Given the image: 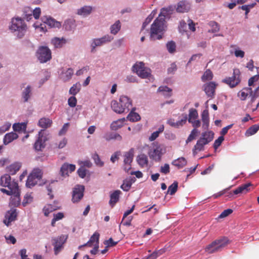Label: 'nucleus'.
I'll return each mask as SVG.
<instances>
[{
	"mask_svg": "<svg viewBox=\"0 0 259 259\" xmlns=\"http://www.w3.org/2000/svg\"><path fill=\"white\" fill-rule=\"evenodd\" d=\"M176 6L169 5L161 9L158 17L151 26L150 38L151 40H160L162 38L166 27L165 19H169Z\"/></svg>",
	"mask_w": 259,
	"mask_h": 259,
	"instance_id": "nucleus-1",
	"label": "nucleus"
},
{
	"mask_svg": "<svg viewBox=\"0 0 259 259\" xmlns=\"http://www.w3.org/2000/svg\"><path fill=\"white\" fill-rule=\"evenodd\" d=\"M9 28L17 38L20 39L24 36L27 27L23 19L20 17H15L11 19Z\"/></svg>",
	"mask_w": 259,
	"mask_h": 259,
	"instance_id": "nucleus-2",
	"label": "nucleus"
},
{
	"mask_svg": "<svg viewBox=\"0 0 259 259\" xmlns=\"http://www.w3.org/2000/svg\"><path fill=\"white\" fill-rule=\"evenodd\" d=\"M213 136L214 133L211 131L203 132L201 137L197 141L196 145L194 146L192 150L193 155H196L198 151L203 150L204 146L208 144L213 140Z\"/></svg>",
	"mask_w": 259,
	"mask_h": 259,
	"instance_id": "nucleus-3",
	"label": "nucleus"
},
{
	"mask_svg": "<svg viewBox=\"0 0 259 259\" xmlns=\"http://www.w3.org/2000/svg\"><path fill=\"white\" fill-rule=\"evenodd\" d=\"M229 242L227 237H224L215 240L211 243L207 245L205 248V251L208 253H212L221 251Z\"/></svg>",
	"mask_w": 259,
	"mask_h": 259,
	"instance_id": "nucleus-4",
	"label": "nucleus"
},
{
	"mask_svg": "<svg viewBox=\"0 0 259 259\" xmlns=\"http://www.w3.org/2000/svg\"><path fill=\"white\" fill-rule=\"evenodd\" d=\"M35 56L40 63H45L52 58L51 50L46 46H39L35 52Z\"/></svg>",
	"mask_w": 259,
	"mask_h": 259,
	"instance_id": "nucleus-5",
	"label": "nucleus"
},
{
	"mask_svg": "<svg viewBox=\"0 0 259 259\" xmlns=\"http://www.w3.org/2000/svg\"><path fill=\"white\" fill-rule=\"evenodd\" d=\"M132 71L142 78H147L151 75V69L146 67L142 62L136 63L132 67Z\"/></svg>",
	"mask_w": 259,
	"mask_h": 259,
	"instance_id": "nucleus-6",
	"label": "nucleus"
},
{
	"mask_svg": "<svg viewBox=\"0 0 259 259\" xmlns=\"http://www.w3.org/2000/svg\"><path fill=\"white\" fill-rule=\"evenodd\" d=\"M222 82L228 84L230 88H234L241 82L240 72L238 69L233 70L231 77H228L222 80Z\"/></svg>",
	"mask_w": 259,
	"mask_h": 259,
	"instance_id": "nucleus-7",
	"label": "nucleus"
},
{
	"mask_svg": "<svg viewBox=\"0 0 259 259\" xmlns=\"http://www.w3.org/2000/svg\"><path fill=\"white\" fill-rule=\"evenodd\" d=\"M153 146V149L149 152V157L154 161L159 162L161 159L162 155L164 153L163 147L157 142H154Z\"/></svg>",
	"mask_w": 259,
	"mask_h": 259,
	"instance_id": "nucleus-8",
	"label": "nucleus"
},
{
	"mask_svg": "<svg viewBox=\"0 0 259 259\" xmlns=\"http://www.w3.org/2000/svg\"><path fill=\"white\" fill-rule=\"evenodd\" d=\"M135 153V149L133 148H131L128 151L123 153V169L128 172L132 168V163L133 161Z\"/></svg>",
	"mask_w": 259,
	"mask_h": 259,
	"instance_id": "nucleus-9",
	"label": "nucleus"
},
{
	"mask_svg": "<svg viewBox=\"0 0 259 259\" xmlns=\"http://www.w3.org/2000/svg\"><path fill=\"white\" fill-rule=\"evenodd\" d=\"M38 137L36 140L33 147L36 151H41L46 146V142L48 140V138L45 135V130H40L37 135Z\"/></svg>",
	"mask_w": 259,
	"mask_h": 259,
	"instance_id": "nucleus-10",
	"label": "nucleus"
},
{
	"mask_svg": "<svg viewBox=\"0 0 259 259\" xmlns=\"http://www.w3.org/2000/svg\"><path fill=\"white\" fill-rule=\"evenodd\" d=\"M84 187L82 185H77L73 189L72 192V201L73 203L78 202L83 196Z\"/></svg>",
	"mask_w": 259,
	"mask_h": 259,
	"instance_id": "nucleus-11",
	"label": "nucleus"
},
{
	"mask_svg": "<svg viewBox=\"0 0 259 259\" xmlns=\"http://www.w3.org/2000/svg\"><path fill=\"white\" fill-rule=\"evenodd\" d=\"M67 237L64 235H61L53 239L54 242L53 245L54 246V252L55 254H57L61 249L63 244L66 242Z\"/></svg>",
	"mask_w": 259,
	"mask_h": 259,
	"instance_id": "nucleus-12",
	"label": "nucleus"
},
{
	"mask_svg": "<svg viewBox=\"0 0 259 259\" xmlns=\"http://www.w3.org/2000/svg\"><path fill=\"white\" fill-rule=\"evenodd\" d=\"M17 217L16 209H11L6 213L3 223L8 227L12 222L16 220Z\"/></svg>",
	"mask_w": 259,
	"mask_h": 259,
	"instance_id": "nucleus-13",
	"label": "nucleus"
},
{
	"mask_svg": "<svg viewBox=\"0 0 259 259\" xmlns=\"http://www.w3.org/2000/svg\"><path fill=\"white\" fill-rule=\"evenodd\" d=\"M119 104L124 109V112H128L132 108V101L126 96L122 95L119 98Z\"/></svg>",
	"mask_w": 259,
	"mask_h": 259,
	"instance_id": "nucleus-14",
	"label": "nucleus"
},
{
	"mask_svg": "<svg viewBox=\"0 0 259 259\" xmlns=\"http://www.w3.org/2000/svg\"><path fill=\"white\" fill-rule=\"evenodd\" d=\"M76 166L74 164H69L65 162L62 164L60 168V174L62 177H65L69 176L71 173L75 170Z\"/></svg>",
	"mask_w": 259,
	"mask_h": 259,
	"instance_id": "nucleus-15",
	"label": "nucleus"
},
{
	"mask_svg": "<svg viewBox=\"0 0 259 259\" xmlns=\"http://www.w3.org/2000/svg\"><path fill=\"white\" fill-rule=\"evenodd\" d=\"M74 71L71 68H62L59 72V77L64 82L69 81L72 78Z\"/></svg>",
	"mask_w": 259,
	"mask_h": 259,
	"instance_id": "nucleus-16",
	"label": "nucleus"
},
{
	"mask_svg": "<svg viewBox=\"0 0 259 259\" xmlns=\"http://www.w3.org/2000/svg\"><path fill=\"white\" fill-rule=\"evenodd\" d=\"M217 84L213 81L209 82L203 85V90L208 97H214Z\"/></svg>",
	"mask_w": 259,
	"mask_h": 259,
	"instance_id": "nucleus-17",
	"label": "nucleus"
},
{
	"mask_svg": "<svg viewBox=\"0 0 259 259\" xmlns=\"http://www.w3.org/2000/svg\"><path fill=\"white\" fill-rule=\"evenodd\" d=\"M42 22L51 28H60L61 26V23L56 21L54 18L50 16H44L41 17Z\"/></svg>",
	"mask_w": 259,
	"mask_h": 259,
	"instance_id": "nucleus-18",
	"label": "nucleus"
},
{
	"mask_svg": "<svg viewBox=\"0 0 259 259\" xmlns=\"http://www.w3.org/2000/svg\"><path fill=\"white\" fill-rule=\"evenodd\" d=\"M191 5L189 3L185 1H182L179 2L176 7V11L178 13H186L190 9Z\"/></svg>",
	"mask_w": 259,
	"mask_h": 259,
	"instance_id": "nucleus-19",
	"label": "nucleus"
},
{
	"mask_svg": "<svg viewBox=\"0 0 259 259\" xmlns=\"http://www.w3.org/2000/svg\"><path fill=\"white\" fill-rule=\"evenodd\" d=\"M201 116L202 122V128L204 130H207L209 126V117L208 109L204 110L201 113Z\"/></svg>",
	"mask_w": 259,
	"mask_h": 259,
	"instance_id": "nucleus-20",
	"label": "nucleus"
},
{
	"mask_svg": "<svg viewBox=\"0 0 259 259\" xmlns=\"http://www.w3.org/2000/svg\"><path fill=\"white\" fill-rule=\"evenodd\" d=\"M251 184L249 183L242 185L241 186L238 187L236 189L234 190L233 192L230 193V197L232 196L233 195H237L240 193H246L249 191V187Z\"/></svg>",
	"mask_w": 259,
	"mask_h": 259,
	"instance_id": "nucleus-21",
	"label": "nucleus"
},
{
	"mask_svg": "<svg viewBox=\"0 0 259 259\" xmlns=\"http://www.w3.org/2000/svg\"><path fill=\"white\" fill-rule=\"evenodd\" d=\"M7 187L8 188L9 190H7L4 188H1L0 189L1 191L7 194L8 195L11 196H12L13 194L17 193V189L19 188V187L17 182L13 181L12 186Z\"/></svg>",
	"mask_w": 259,
	"mask_h": 259,
	"instance_id": "nucleus-22",
	"label": "nucleus"
},
{
	"mask_svg": "<svg viewBox=\"0 0 259 259\" xmlns=\"http://www.w3.org/2000/svg\"><path fill=\"white\" fill-rule=\"evenodd\" d=\"M93 8L91 6H84L77 11L76 14L78 15L85 17L90 15L93 11Z\"/></svg>",
	"mask_w": 259,
	"mask_h": 259,
	"instance_id": "nucleus-23",
	"label": "nucleus"
},
{
	"mask_svg": "<svg viewBox=\"0 0 259 259\" xmlns=\"http://www.w3.org/2000/svg\"><path fill=\"white\" fill-rule=\"evenodd\" d=\"M21 167V163L19 162H16L11 164L6 168L7 171L9 174L14 175L20 169Z\"/></svg>",
	"mask_w": 259,
	"mask_h": 259,
	"instance_id": "nucleus-24",
	"label": "nucleus"
},
{
	"mask_svg": "<svg viewBox=\"0 0 259 259\" xmlns=\"http://www.w3.org/2000/svg\"><path fill=\"white\" fill-rule=\"evenodd\" d=\"M136 161L138 164L141 167H145L147 166L148 164V158L147 156L145 154H140L137 156Z\"/></svg>",
	"mask_w": 259,
	"mask_h": 259,
	"instance_id": "nucleus-25",
	"label": "nucleus"
},
{
	"mask_svg": "<svg viewBox=\"0 0 259 259\" xmlns=\"http://www.w3.org/2000/svg\"><path fill=\"white\" fill-rule=\"evenodd\" d=\"M18 138V135L14 132L7 133L3 138V143L7 145Z\"/></svg>",
	"mask_w": 259,
	"mask_h": 259,
	"instance_id": "nucleus-26",
	"label": "nucleus"
},
{
	"mask_svg": "<svg viewBox=\"0 0 259 259\" xmlns=\"http://www.w3.org/2000/svg\"><path fill=\"white\" fill-rule=\"evenodd\" d=\"M76 27L75 20L73 19H68L64 21L63 27L67 31H74Z\"/></svg>",
	"mask_w": 259,
	"mask_h": 259,
	"instance_id": "nucleus-27",
	"label": "nucleus"
},
{
	"mask_svg": "<svg viewBox=\"0 0 259 259\" xmlns=\"http://www.w3.org/2000/svg\"><path fill=\"white\" fill-rule=\"evenodd\" d=\"M121 193L120 190H115L110 195L109 204L111 207H113L118 201L119 195Z\"/></svg>",
	"mask_w": 259,
	"mask_h": 259,
	"instance_id": "nucleus-28",
	"label": "nucleus"
},
{
	"mask_svg": "<svg viewBox=\"0 0 259 259\" xmlns=\"http://www.w3.org/2000/svg\"><path fill=\"white\" fill-rule=\"evenodd\" d=\"M11 178L10 174H5L1 178V185L3 187H11L12 186L13 182H11Z\"/></svg>",
	"mask_w": 259,
	"mask_h": 259,
	"instance_id": "nucleus-29",
	"label": "nucleus"
},
{
	"mask_svg": "<svg viewBox=\"0 0 259 259\" xmlns=\"http://www.w3.org/2000/svg\"><path fill=\"white\" fill-rule=\"evenodd\" d=\"M52 124V120L49 118L42 117L41 118L38 122V125L46 129L51 126Z\"/></svg>",
	"mask_w": 259,
	"mask_h": 259,
	"instance_id": "nucleus-30",
	"label": "nucleus"
},
{
	"mask_svg": "<svg viewBox=\"0 0 259 259\" xmlns=\"http://www.w3.org/2000/svg\"><path fill=\"white\" fill-rule=\"evenodd\" d=\"M99 38H92L90 41V51L92 53L96 52V48L102 46Z\"/></svg>",
	"mask_w": 259,
	"mask_h": 259,
	"instance_id": "nucleus-31",
	"label": "nucleus"
},
{
	"mask_svg": "<svg viewBox=\"0 0 259 259\" xmlns=\"http://www.w3.org/2000/svg\"><path fill=\"white\" fill-rule=\"evenodd\" d=\"M31 87L27 85L22 92V98L24 102H27L32 95Z\"/></svg>",
	"mask_w": 259,
	"mask_h": 259,
	"instance_id": "nucleus-32",
	"label": "nucleus"
},
{
	"mask_svg": "<svg viewBox=\"0 0 259 259\" xmlns=\"http://www.w3.org/2000/svg\"><path fill=\"white\" fill-rule=\"evenodd\" d=\"M187 163V160L183 157H179L173 160L171 162V164L176 166L178 169L182 168L186 165Z\"/></svg>",
	"mask_w": 259,
	"mask_h": 259,
	"instance_id": "nucleus-33",
	"label": "nucleus"
},
{
	"mask_svg": "<svg viewBox=\"0 0 259 259\" xmlns=\"http://www.w3.org/2000/svg\"><path fill=\"white\" fill-rule=\"evenodd\" d=\"M131 109L132 110L131 112L129 113L126 117L127 119L131 122H136L139 121L141 119V117L138 113L135 112L136 108L134 107L132 108Z\"/></svg>",
	"mask_w": 259,
	"mask_h": 259,
	"instance_id": "nucleus-34",
	"label": "nucleus"
},
{
	"mask_svg": "<svg viewBox=\"0 0 259 259\" xmlns=\"http://www.w3.org/2000/svg\"><path fill=\"white\" fill-rule=\"evenodd\" d=\"M20 191L17 189V193L13 194L11 197L10 204L12 206H18L20 204Z\"/></svg>",
	"mask_w": 259,
	"mask_h": 259,
	"instance_id": "nucleus-35",
	"label": "nucleus"
},
{
	"mask_svg": "<svg viewBox=\"0 0 259 259\" xmlns=\"http://www.w3.org/2000/svg\"><path fill=\"white\" fill-rule=\"evenodd\" d=\"M51 43L55 48H60L66 43V40L63 37L61 38L55 37L52 39Z\"/></svg>",
	"mask_w": 259,
	"mask_h": 259,
	"instance_id": "nucleus-36",
	"label": "nucleus"
},
{
	"mask_svg": "<svg viewBox=\"0 0 259 259\" xmlns=\"http://www.w3.org/2000/svg\"><path fill=\"white\" fill-rule=\"evenodd\" d=\"M121 27V22L117 20L110 27V32L113 35H116L120 31Z\"/></svg>",
	"mask_w": 259,
	"mask_h": 259,
	"instance_id": "nucleus-37",
	"label": "nucleus"
},
{
	"mask_svg": "<svg viewBox=\"0 0 259 259\" xmlns=\"http://www.w3.org/2000/svg\"><path fill=\"white\" fill-rule=\"evenodd\" d=\"M112 109L116 113L121 114L124 113V109L120 106L119 102H118L116 100H113L111 103Z\"/></svg>",
	"mask_w": 259,
	"mask_h": 259,
	"instance_id": "nucleus-38",
	"label": "nucleus"
},
{
	"mask_svg": "<svg viewBox=\"0 0 259 259\" xmlns=\"http://www.w3.org/2000/svg\"><path fill=\"white\" fill-rule=\"evenodd\" d=\"M125 120V118H122L113 121L110 125L111 130L116 131L118 128L121 127L123 126Z\"/></svg>",
	"mask_w": 259,
	"mask_h": 259,
	"instance_id": "nucleus-39",
	"label": "nucleus"
},
{
	"mask_svg": "<svg viewBox=\"0 0 259 259\" xmlns=\"http://www.w3.org/2000/svg\"><path fill=\"white\" fill-rule=\"evenodd\" d=\"M172 90L167 86H160L157 90L158 92L162 93V95L165 97H170L171 96Z\"/></svg>",
	"mask_w": 259,
	"mask_h": 259,
	"instance_id": "nucleus-40",
	"label": "nucleus"
},
{
	"mask_svg": "<svg viewBox=\"0 0 259 259\" xmlns=\"http://www.w3.org/2000/svg\"><path fill=\"white\" fill-rule=\"evenodd\" d=\"M26 123L25 122L14 123L13 125V129L15 132H25L26 130Z\"/></svg>",
	"mask_w": 259,
	"mask_h": 259,
	"instance_id": "nucleus-41",
	"label": "nucleus"
},
{
	"mask_svg": "<svg viewBox=\"0 0 259 259\" xmlns=\"http://www.w3.org/2000/svg\"><path fill=\"white\" fill-rule=\"evenodd\" d=\"M81 89V85L79 82H77L74 84L69 89V94L75 96L78 93Z\"/></svg>",
	"mask_w": 259,
	"mask_h": 259,
	"instance_id": "nucleus-42",
	"label": "nucleus"
},
{
	"mask_svg": "<svg viewBox=\"0 0 259 259\" xmlns=\"http://www.w3.org/2000/svg\"><path fill=\"white\" fill-rule=\"evenodd\" d=\"M208 25L211 27V29L208 31L209 33H215L219 32L220 29L219 24L214 21H211L208 23Z\"/></svg>",
	"mask_w": 259,
	"mask_h": 259,
	"instance_id": "nucleus-43",
	"label": "nucleus"
},
{
	"mask_svg": "<svg viewBox=\"0 0 259 259\" xmlns=\"http://www.w3.org/2000/svg\"><path fill=\"white\" fill-rule=\"evenodd\" d=\"M259 130V125L258 124H254L250 126L246 130L245 135L249 137L255 134Z\"/></svg>",
	"mask_w": 259,
	"mask_h": 259,
	"instance_id": "nucleus-44",
	"label": "nucleus"
},
{
	"mask_svg": "<svg viewBox=\"0 0 259 259\" xmlns=\"http://www.w3.org/2000/svg\"><path fill=\"white\" fill-rule=\"evenodd\" d=\"M164 127L163 125H161L158 128V131H156L151 135V136L149 138V140L150 141H154L158 136L160 133H162L164 131Z\"/></svg>",
	"mask_w": 259,
	"mask_h": 259,
	"instance_id": "nucleus-45",
	"label": "nucleus"
},
{
	"mask_svg": "<svg viewBox=\"0 0 259 259\" xmlns=\"http://www.w3.org/2000/svg\"><path fill=\"white\" fill-rule=\"evenodd\" d=\"M38 180H37L36 179H35L34 177H33L32 176H30V175L28 176L26 183V186L27 187L31 188L32 187H34L37 183Z\"/></svg>",
	"mask_w": 259,
	"mask_h": 259,
	"instance_id": "nucleus-46",
	"label": "nucleus"
},
{
	"mask_svg": "<svg viewBox=\"0 0 259 259\" xmlns=\"http://www.w3.org/2000/svg\"><path fill=\"white\" fill-rule=\"evenodd\" d=\"M91 157L96 165L100 167L103 166L104 162L101 160L99 155L96 152L92 154Z\"/></svg>",
	"mask_w": 259,
	"mask_h": 259,
	"instance_id": "nucleus-47",
	"label": "nucleus"
},
{
	"mask_svg": "<svg viewBox=\"0 0 259 259\" xmlns=\"http://www.w3.org/2000/svg\"><path fill=\"white\" fill-rule=\"evenodd\" d=\"M178 183L175 181L171 185H170L167 189V193H169L171 195H174L178 190Z\"/></svg>",
	"mask_w": 259,
	"mask_h": 259,
	"instance_id": "nucleus-48",
	"label": "nucleus"
},
{
	"mask_svg": "<svg viewBox=\"0 0 259 259\" xmlns=\"http://www.w3.org/2000/svg\"><path fill=\"white\" fill-rule=\"evenodd\" d=\"M198 117V114L196 109L190 108L189 110L188 122H191L192 120L196 119Z\"/></svg>",
	"mask_w": 259,
	"mask_h": 259,
	"instance_id": "nucleus-49",
	"label": "nucleus"
},
{
	"mask_svg": "<svg viewBox=\"0 0 259 259\" xmlns=\"http://www.w3.org/2000/svg\"><path fill=\"white\" fill-rule=\"evenodd\" d=\"M213 73L210 69H207L201 77L202 81L205 82L207 80H210L212 79Z\"/></svg>",
	"mask_w": 259,
	"mask_h": 259,
	"instance_id": "nucleus-50",
	"label": "nucleus"
},
{
	"mask_svg": "<svg viewBox=\"0 0 259 259\" xmlns=\"http://www.w3.org/2000/svg\"><path fill=\"white\" fill-rule=\"evenodd\" d=\"M99 39L102 45L103 46L106 44L111 42L113 40L114 37L109 34H106L101 37H99Z\"/></svg>",
	"mask_w": 259,
	"mask_h": 259,
	"instance_id": "nucleus-51",
	"label": "nucleus"
},
{
	"mask_svg": "<svg viewBox=\"0 0 259 259\" xmlns=\"http://www.w3.org/2000/svg\"><path fill=\"white\" fill-rule=\"evenodd\" d=\"M166 47L169 53H174L176 51V45L175 41L171 40L168 41L166 44Z\"/></svg>",
	"mask_w": 259,
	"mask_h": 259,
	"instance_id": "nucleus-52",
	"label": "nucleus"
},
{
	"mask_svg": "<svg viewBox=\"0 0 259 259\" xmlns=\"http://www.w3.org/2000/svg\"><path fill=\"white\" fill-rule=\"evenodd\" d=\"M105 138L106 141H110L111 140L121 141L122 140V137L117 133H111L109 135L105 137Z\"/></svg>",
	"mask_w": 259,
	"mask_h": 259,
	"instance_id": "nucleus-53",
	"label": "nucleus"
},
{
	"mask_svg": "<svg viewBox=\"0 0 259 259\" xmlns=\"http://www.w3.org/2000/svg\"><path fill=\"white\" fill-rule=\"evenodd\" d=\"M37 180H40L42 178V172L41 170L39 168L34 169L32 172L30 174Z\"/></svg>",
	"mask_w": 259,
	"mask_h": 259,
	"instance_id": "nucleus-54",
	"label": "nucleus"
},
{
	"mask_svg": "<svg viewBox=\"0 0 259 259\" xmlns=\"http://www.w3.org/2000/svg\"><path fill=\"white\" fill-rule=\"evenodd\" d=\"M56 208L53 206L52 204H48L45 206L43 209V211L44 212V215L46 217H48L50 213L55 210Z\"/></svg>",
	"mask_w": 259,
	"mask_h": 259,
	"instance_id": "nucleus-55",
	"label": "nucleus"
},
{
	"mask_svg": "<svg viewBox=\"0 0 259 259\" xmlns=\"http://www.w3.org/2000/svg\"><path fill=\"white\" fill-rule=\"evenodd\" d=\"M198 133V131L197 129L193 128L189 136H188L187 139L186 141V144L189 143L191 142L192 140L195 139L197 134Z\"/></svg>",
	"mask_w": 259,
	"mask_h": 259,
	"instance_id": "nucleus-56",
	"label": "nucleus"
},
{
	"mask_svg": "<svg viewBox=\"0 0 259 259\" xmlns=\"http://www.w3.org/2000/svg\"><path fill=\"white\" fill-rule=\"evenodd\" d=\"M133 184V182L132 181H127V180L126 179L123 181V184L120 186V188L124 191H128L132 185Z\"/></svg>",
	"mask_w": 259,
	"mask_h": 259,
	"instance_id": "nucleus-57",
	"label": "nucleus"
},
{
	"mask_svg": "<svg viewBox=\"0 0 259 259\" xmlns=\"http://www.w3.org/2000/svg\"><path fill=\"white\" fill-rule=\"evenodd\" d=\"M183 118L180 120H178L176 122V127L175 128H179L181 126H182L184 124H185L187 121L188 119L187 115L186 114H183Z\"/></svg>",
	"mask_w": 259,
	"mask_h": 259,
	"instance_id": "nucleus-58",
	"label": "nucleus"
},
{
	"mask_svg": "<svg viewBox=\"0 0 259 259\" xmlns=\"http://www.w3.org/2000/svg\"><path fill=\"white\" fill-rule=\"evenodd\" d=\"M23 14L24 15V18L27 20V21H29L32 19L33 14L32 12V10H30L29 8H26L23 11Z\"/></svg>",
	"mask_w": 259,
	"mask_h": 259,
	"instance_id": "nucleus-59",
	"label": "nucleus"
},
{
	"mask_svg": "<svg viewBox=\"0 0 259 259\" xmlns=\"http://www.w3.org/2000/svg\"><path fill=\"white\" fill-rule=\"evenodd\" d=\"M99 237H100L99 233L97 232H95L93 234V235L90 238V239H89L90 242H92L93 243H95V244L99 245Z\"/></svg>",
	"mask_w": 259,
	"mask_h": 259,
	"instance_id": "nucleus-60",
	"label": "nucleus"
},
{
	"mask_svg": "<svg viewBox=\"0 0 259 259\" xmlns=\"http://www.w3.org/2000/svg\"><path fill=\"white\" fill-rule=\"evenodd\" d=\"M11 124L9 122H6L2 126H0V135L9 131L11 127Z\"/></svg>",
	"mask_w": 259,
	"mask_h": 259,
	"instance_id": "nucleus-61",
	"label": "nucleus"
},
{
	"mask_svg": "<svg viewBox=\"0 0 259 259\" xmlns=\"http://www.w3.org/2000/svg\"><path fill=\"white\" fill-rule=\"evenodd\" d=\"M68 104L72 108L75 107L77 104V99L75 96H72L68 99Z\"/></svg>",
	"mask_w": 259,
	"mask_h": 259,
	"instance_id": "nucleus-62",
	"label": "nucleus"
},
{
	"mask_svg": "<svg viewBox=\"0 0 259 259\" xmlns=\"http://www.w3.org/2000/svg\"><path fill=\"white\" fill-rule=\"evenodd\" d=\"M104 243L106 245V248H108L115 246L118 243V241H114L112 238H110L108 240H105Z\"/></svg>",
	"mask_w": 259,
	"mask_h": 259,
	"instance_id": "nucleus-63",
	"label": "nucleus"
},
{
	"mask_svg": "<svg viewBox=\"0 0 259 259\" xmlns=\"http://www.w3.org/2000/svg\"><path fill=\"white\" fill-rule=\"evenodd\" d=\"M51 76L50 73L45 71L44 72V77L39 81V87H40L46 81L50 78Z\"/></svg>",
	"mask_w": 259,
	"mask_h": 259,
	"instance_id": "nucleus-64",
	"label": "nucleus"
}]
</instances>
